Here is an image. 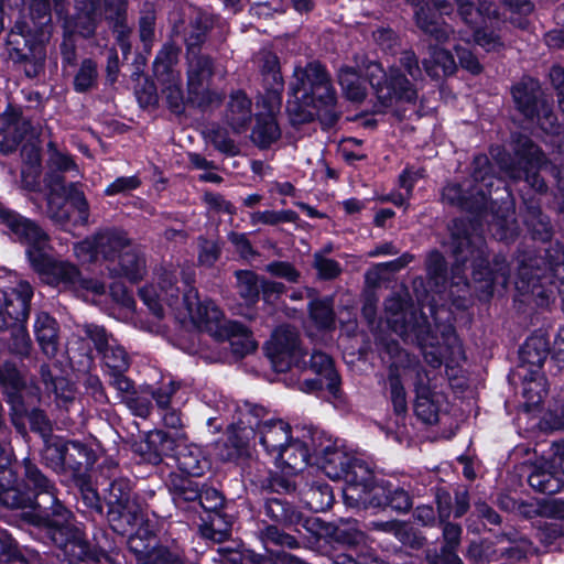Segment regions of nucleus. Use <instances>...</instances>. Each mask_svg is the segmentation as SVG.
Instances as JSON below:
<instances>
[{
    "instance_id": "obj_2",
    "label": "nucleus",
    "mask_w": 564,
    "mask_h": 564,
    "mask_svg": "<svg viewBox=\"0 0 564 564\" xmlns=\"http://www.w3.org/2000/svg\"><path fill=\"white\" fill-rule=\"evenodd\" d=\"M452 252L455 258L453 264L454 278L460 276L470 262L471 276L475 290L480 299L492 295L495 286L506 288L509 281L510 269L502 256L494 259V267L488 261V251L484 237L480 234L469 231L464 221L455 220L452 229Z\"/></svg>"
},
{
    "instance_id": "obj_40",
    "label": "nucleus",
    "mask_w": 564,
    "mask_h": 564,
    "mask_svg": "<svg viewBox=\"0 0 564 564\" xmlns=\"http://www.w3.org/2000/svg\"><path fill=\"white\" fill-rule=\"evenodd\" d=\"M310 368L318 377L325 379L326 389L335 394L339 387V376L334 368L333 359L325 352L313 351L310 359L306 360V367Z\"/></svg>"
},
{
    "instance_id": "obj_19",
    "label": "nucleus",
    "mask_w": 564,
    "mask_h": 564,
    "mask_svg": "<svg viewBox=\"0 0 564 564\" xmlns=\"http://www.w3.org/2000/svg\"><path fill=\"white\" fill-rule=\"evenodd\" d=\"M343 479L346 482L343 489L345 503L351 508L366 507L375 487L373 474L368 464L351 457Z\"/></svg>"
},
{
    "instance_id": "obj_4",
    "label": "nucleus",
    "mask_w": 564,
    "mask_h": 564,
    "mask_svg": "<svg viewBox=\"0 0 564 564\" xmlns=\"http://www.w3.org/2000/svg\"><path fill=\"white\" fill-rule=\"evenodd\" d=\"M30 19L17 21L8 34L7 45L11 61L20 65L28 78H36L46 58L43 26L52 20L50 0H31Z\"/></svg>"
},
{
    "instance_id": "obj_36",
    "label": "nucleus",
    "mask_w": 564,
    "mask_h": 564,
    "mask_svg": "<svg viewBox=\"0 0 564 564\" xmlns=\"http://www.w3.org/2000/svg\"><path fill=\"white\" fill-rule=\"evenodd\" d=\"M180 384L175 381L170 380L167 383H162L160 388L147 387L143 392L151 393L159 408L165 410L163 414V422L165 426L171 429H178L182 426V420L175 410L169 408L172 395L178 390Z\"/></svg>"
},
{
    "instance_id": "obj_11",
    "label": "nucleus",
    "mask_w": 564,
    "mask_h": 564,
    "mask_svg": "<svg viewBox=\"0 0 564 564\" xmlns=\"http://www.w3.org/2000/svg\"><path fill=\"white\" fill-rule=\"evenodd\" d=\"M286 111L293 126L307 123L316 118L326 127L334 126L339 118V111L332 77L328 76L313 91L297 95L296 99H289Z\"/></svg>"
},
{
    "instance_id": "obj_24",
    "label": "nucleus",
    "mask_w": 564,
    "mask_h": 564,
    "mask_svg": "<svg viewBox=\"0 0 564 564\" xmlns=\"http://www.w3.org/2000/svg\"><path fill=\"white\" fill-rule=\"evenodd\" d=\"M254 433L264 451L273 458H281L284 445L292 438L290 424L282 420L260 422Z\"/></svg>"
},
{
    "instance_id": "obj_26",
    "label": "nucleus",
    "mask_w": 564,
    "mask_h": 564,
    "mask_svg": "<svg viewBox=\"0 0 564 564\" xmlns=\"http://www.w3.org/2000/svg\"><path fill=\"white\" fill-rule=\"evenodd\" d=\"M33 333L41 350L48 357H54L59 346V324L47 312L36 313Z\"/></svg>"
},
{
    "instance_id": "obj_6",
    "label": "nucleus",
    "mask_w": 564,
    "mask_h": 564,
    "mask_svg": "<svg viewBox=\"0 0 564 564\" xmlns=\"http://www.w3.org/2000/svg\"><path fill=\"white\" fill-rule=\"evenodd\" d=\"M160 289L164 297L147 289L143 290V303L147 305L153 317L161 321L164 317V301L171 308L177 312L180 318H191L199 327L217 325L223 318V312L210 300L200 301L195 289L189 288L178 297V289L174 286V278L165 274L160 282Z\"/></svg>"
},
{
    "instance_id": "obj_15",
    "label": "nucleus",
    "mask_w": 564,
    "mask_h": 564,
    "mask_svg": "<svg viewBox=\"0 0 564 564\" xmlns=\"http://www.w3.org/2000/svg\"><path fill=\"white\" fill-rule=\"evenodd\" d=\"M265 350L276 372H285L292 366L306 367L305 354L300 346V335L293 326L278 327L267 343Z\"/></svg>"
},
{
    "instance_id": "obj_21",
    "label": "nucleus",
    "mask_w": 564,
    "mask_h": 564,
    "mask_svg": "<svg viewBox=\"0 0 564 564\" xmlns=\"http://www.w3.org/2000/svg\"><path fill=\"white\" fill-rule=\"evenodd\" d=\"M0 225L8 229L14 242L25 247L43 240L48 235L36 220L28 218L9 207H4L1 212Z\"/></svg>"
},
{
    "instance_id": "obj_60",
    "label": "nucleus",
    "mask_w": 564,
    "mask_h": 564,
    "mask_svg": "<svg viewBox=\"0 0 564 564\" xmlns=\"http://www.w3.org/2000/svg\"><path fill=\"white\" fill-rule=\"evenodd\" d=\"M297 214L290 209L283 210H263L253 212L250 214V223L252 225H269L275 226L283 223H295Z\"/></svg>"
},
{
    "instance_id": "obj_48",
    "label": "nucleus",
    "mask_w": 564,
    "mask_h": 564,
    "mask_svg": "<svg viewBox=\"0 0 564 564\" xmlns=\"http://www.w3.org/2000/svg\"><path fill=\"white\" fill-rule=\"evenodd\" d=\"M384 351L389 358V375H394L401 379L406 370L417 365L416 357L411 356L404 349H402L397 341H389L384 346Z\"/></svg>"
},
{
    "instance_id": "obj_12",
    "label": "nucleus",
    "mask_w": 564,
    "mask_h": 564,
    "mask_svg": "<svg viewBox=\"0 0 564 564\" xmlns=\"http://www.w3.org/2000/svg\"><path fill=\"white\" fill-rule=\"evenodd\" d=\"M512 149L516 159L506 153L496 156L501 171L512 181L524 180L536 192L545 191L546 185L538 173L544 162L540 149L530 138L522 134L512 135Z\"/></svg>"
},
{
    "instance_id": "obj_17",
    "label": "nucleus",
    "mask_w": 564,
    "mask_h": 564,
    "mask_svg": "<svg viewBox=\"0 0 564 564\" xmlns=\"http://www.w3.org/2000/svg\"><path fill=\"white\" fill-rule=\"evenodd\" d=\"M87 15L91 20L106 19L116 34V41L123 55L130 52L131 29L127 24V0H85Z\"/></svg>"
},
{
    "instance_id": "obj_62",
    "label": "nucleus",
    "mask_w": 564,
    "mask_h": 564,
    "mask_svg": "<svg viewBox=\"0 0 564 564\" xmlns=\"http://www.w3.org/2000/svg\"><path fill=\"white\" fill-rule=\"evenodd\" d=\"M257 61L263 83H271L273 80L284 82L280 72L279 57L274 53L261 51L257 56Z\"/></svg>"
},
{
    "instance_id": "obj_30",
    "label": "nucleus",
    "mask_w": 564,
    "mask_h": 564,
    "mask_svg": "<svg viewBox=\"0 0 564 564\" xmlns=\"http://www.w3.org/2000/svg\"><path fill=\"white\" fill-rule=\"evenodd\" d=\"M317 456V464L323 473L330 479H343L351 457L343 449L326 446L323 448H314Z\"/></svg>"
},
{
    "instance_id": "obj_64",
    "label": "nucleus",
    "mask_w": 564,
    "mask_h": 564,
    "mask_svg": "<svg viewBox=\"0 0 564 564\" xmlns=\"http://www.w3.org/2000/svg\"><path fill=\"white\" fill-rule=\"evenodd\" d=\"M171 491L173 494L174 501L176 503H181L198 500L202 488H199L197 482L191 479L180 478L172 480Z\"/></svg>"
},
{
    "instance_id": "obj_18",
    "label": "nucleus",
    "mask_w": 564,
    "mask_h": 564,
    "mask_svg": "<svg viewBox=\"0 0 564 564\" xmlns=\"http://www.w3.org/2000/svg\"><path fill=\"white\" fill-rule=\"evenodd\" d=\"M214 74L213 59L208 55L187 53V86L192 102L205 107L219 101V96L208 89Z\"/></svg>"
},
{
    "instance_id": "obj_23",
    "label": "nucleus",
    "mask_w": 564,
    "mask_h": 564,
    "mask_svg": "<svg viewBox=\"0 0 564 564\" xmlns=\"http://www.w3.org/2000/svg\"><path fill=\"white\" fill-rule=\"evenodd\" d=\"M442 525V546L426 552V560L430 564H463L457 555L460 545L463 529L459 524L445 520Z\"/></svg>"
},
{
    "instance_id": "obj_52",
    "label": "nucleus",
    "mask_w": 564,
    "mask_h": 564,
    "mask_svg": "<svg viewBox=\"0 0 564 564\" xmlns=\"http://www.w3.org/2000/svg\"><path fill=\"white\" fill-rule=\"evenodd\" d=\"M124 373L126 372L113 373L111 377L112 384L120 393H122V401L131 413L137 417H141V397L135 390L134 381L128 378Z\"/></svg>"
},
{
    "instance_id": "obj_57",
    "label": "nucleus",
    "mask_w": 564,
    "mask_h": 564,
    "mask_svg": "<svg viewBox=\"0 0 564 564\" xmlns=\"http://www.w3.org/2000/svg\"><path fill=\"white\" fill-rule=\"evenodd\" d=\"M264 93L260 97L262 107L267 110L265 115L274 116L280 111L282 106V93L284 82L273 80L263 83Z\"/></svg>"
},
{
    "instance_id": "obj_29",
    "label": "nucleus",
    "mask_w": 564,
    "mask_h": 564,
    "mask_svg": "<svg viewBox=\"0 0 564 564\" xmlns=\"http://www.w3.org/2000/svg\"><path fill=\"white\" fill-rule=\"evenodd\" d=\"M444 404L445 397L441 392L432 391L425 386L416 387L414 411L422 422L426 424L436 423Z\"/></svg>"
},
{
    "instance_id": "obj_8",
    "label": "nucleus",
    "mask_w": 564,
    "mask_h": 564,
    "mask_svg": "<svg viewBox=\"0 0 564 564\" xmlns=\"http://www.w3.org/2000/svg\"><path fill=\"white\" fill-rule=\"evenodd\" d=\"M108 485L102 488V512L106 514L110 529L121 536H127L131 544L134 539H141V505L137 502V495L133 494L135 482L124 476H108Z\"/></svg>"
},
{
    "instance_id": "obj_54",
    "label": "nucleus",
    "mask_w": 564,
    "mask_h": 564,
    "mask_svg": "<svg viewBox=\"0 0 564 564\" xmlns=\"http://www.w3.org/2000/svg\"><path fill=\"white\" fill-rule=\"evenodd\" d=\"M304 501L314 512L325 511L334 502L333 490L327 484L315 482L305 491Z\"/></svg>"
},
{
    "instance_id": "obj_37",
    "label": "nucleus",
    "mask_w": 564,
    "mask_h": 564,
    "mask_svg": "<svg viewBox=\"0 0 564 564\" xmlns=\"http://www.w3.org/2000/svg\"><path fill=\"white\" fill-rule=\"evenodd\" d=\"M141 186V178L139 173L131 176H119L109 183L104 189V195L107 197L119 196L118 203L122 206H141L139 197L132 196V192Z\"/></svg>"
},
{
    "instance_id": "obj_47",
    "label": "nucleus",
    "mask_w": 564,
    "mask_h": 564,
    "mask_svg": "<svg viewBox=\"0 0 564 564\" xmlns=\"http://www.w3.org/2000/svg\"><path fill=\"white\" fill-rule=\"evenodd\" d=\"M273 459L278 465L301 470L310 460V449L302 441L291 438L288 445H284L281 458Z\"/></svg>"
},
{
    "instance_id": "obj_16",
    "label": "nucleus",
    "mask_w": 564,
    "mask_h": 564,
    "mask_svg": "<svg viewBox=\"0 0 564 564\" xmlns=\"http://www.w3.org/2000/svg\"><path fill=\"white\" fill-rule=\"evenodd\" d=\"M33 295L34 289L26 280H20L13 288L0 285V329L26 323Z\"/></svg>"
},
{
    "instance_id": "obj_59",
    "label": "nucleus",
    "mask_w": 564,
    "mask_h": 564,
    "mask_svg": "<svg viewBox=\"0 0 564 564\" xmlns=\"http://www.w3.org/2000/svg\"><path fill=\"white\" fill-rule=\"evenodd\" d=\"M253 432L247 429H232L224 443L225 447H228L227 453L220 452L219 455L223 459L230 460L238 457L241 452L248 446L249 434Z\"/></svg>"
},
{
    "instance_id": "obj_22",
    "label": "nucleus",
    "mask_w": 564,
    "mask_h": 564,
    "mask_svg": "<svg viewBox=\"0 0 564 564\" xmlns=\"http://www.w3.org/2000/svg\"><path fill=\"white\" fill-rule=\"evenodd\" d=\"M368 505L390 508L398 513H408L413 507V497L409 486L387 480L373 487Z\"/></svg>"
},
{
    "instance_id": "obj_13",
    "label": "nucleus",
    "mask_w": 564,
    "mask_h": 564,
    "mask_svg": "<svg viewBox=\"0 0 564 564\" xmlns=\"http://www.w3.org/2000/svg\"><path fill=\"white\" fill-rule=\"evenodd\" d=\"M0 391L13 416L24 417L41 402L39 384L28 379L12 361L0 364Z\"/></svg>"
},
{
    "instance_id": "obj_32",
    "label": "nucleus",
    "mask_w": 564,
    "mask_h": 564,
    "mask_svg": "<svg viewBox=\"0 0 564 564\" xmlns=\"http://www.w3.org/2000/svg\"><path fill=\"white\" fill-rule=\"evenodd\" d=\"M462 21L471 30L479 26L486 19L497 18V7L488 0H455Z\"/></svg>"
},
{
    "instance_id": "obj_28",
    "label": "nucleus",
    "mask_w": 564,
    "mask_h": 564,
    "mask_svg": "<svg viewBox=\"0 0 564 564\" xmlns=\"http://www.w3.org/2000/svg\"><path fill=\"white\" fill-rule=\"evenodd\" d=\"M252 119L251 99L241 90L230 95L225 111V121L236 133L247 130Z\"/></svg>"
},
{
    "instance_id": "obj_5",
    "label": "nucleus",
    "mask_w": 564,
    "mask_h": 564,
    "mask_svg": "<svg viewBox=\"0 0 564 564\" xmlns=\"http://www.w3.org/2000/svg\"><path fill=\"white\" fill-rule=\"evenodd\" d=\"M22 476L13 469L9 456L0 446V506L7 509H25L40 506L41 496L57 498L54 480L48 478L39 464L30 458L21 463Z\"/></svg>"
},
{
    "instance_id": "obj_46",
    "label": "nucleus",
    "mask_w": 564,
    "mask_h": 564,
    "mask_svg": "<svg viewBox=\"0 0 564 564\" xmlns=\"http://www.w3.org/2000/svg\"><path fill=\"white\" fill-rule=\"evenodd\" d=\"M178 52L172 45H165L156 55L153 63V70L156 79L163 85L165 83L178 82L180 75L174 72Z\"/></svg>"
},
{
    "instance_id": "obj_35",
    "label": "nucleus",
    "mask_w": 564,
    "mask_h": 564,
    "mask_svg": "<svg viewBox=\"0 0 564 564\" xmlns=\"http://www.w3.org/2000/svg\"><path fill=\"white\" fill-rule=\"evenodd\" d=\"M326 533L334 542L347 546L349 551H356L366 543V534L352 519H340L336 525L327 528Z\"/></svg>"
},
{
    "instance_id": "obj_53",
    "label": "nucleus",
    "mask_w": 564,
    "mask_h": 564,
    "mask_svg": "<svg viewBox=\"0 0 564 564\" xmlns=\"http://www.w3.org/2000/svg\"><path fill=\"white\" fill-rule=\"evenodd\" d=\"M30 129V121H24L21 126L0 127V153L3 155L14 153Z\"/></svg>"
},
{
    "instance_id": "obj_25",
    "label": "nucleus",
    "mask_w": 564,
    "mask_h": 564,
    "mask_svg": "<svg viewBox=\"0 0 564 564\" xmlns=\"http://www.w3.org/2000/svg\"><path fill=\"white\" fill-rule=\"evenodd\" d=\"M328 76L330 75L326 70L325 66L316 61L306 63L304 66H295L293 77L290 83L289 99H296L297 95L313 91L315 87L322 85V82H324Z\"/></svg>"
},
{
    "instance_id": "obj_51",
    "label": "nucleus",
    "mask_w": 564,
    "mask_h": 564,
    "mask_svg": "<svg viewBox=\"0 0 564 564\" xmlns=\"http://www.w3.org/2000/svg\"><path fill=\"white\" fill-rule=\"evenodd\" d=\"M147 451L143 449V463L158 465L163 455L171 449L172 441L163 431H152L147 434Z\"/></svg>"
},
{
    "instance_id": "obj_56",
    "label": "nucleus",
    "mask_w": 564,
    "mask_h": 564,
    "mask_svg": "<svg viewBox=\"0 0 564 564\" xmlns=\"http://www.w3.org/2000/svg\"><path fill=\"white\" fill-rule=\"evenodd\" d=\"M97 63L90 57L84 58L73 80V89L78 94H85L97 86Z\"/></svg>"
},
{
    "instance_id": "obj_58",
    "label": "nucleus",
    "mask_w": 564,
    "mask_h": 564,
    "mask_svg": "<svg viewBox=\"0 0 564 564\" xmlns=\"http://www.w3.org/2000/svg\"><path fill=\"white\" fill-rule=\"evenodd\" d=\"M237 288L240 296L247 302L254 303L260 294L261 280L252 271H237Z\"/></svg>"
},
{
    "instance_id": "obj_1",
    "label": "nucleus",
    "mask_w": 564,
    "mask_h": 564,
    "mask_svg": "<svg viewBox=\"0 0 564 564\" xmlns=\"http://www.w3.org/2000/svg\"><path fill=\"white\" fill-rule=\"evenodd\" d=\"M32 509L29 523L34 534L44 544L61 550L64 561L99 562L104 550L90 544L74 512L58 498H52L47 507L40 505Z\"/></svg>"
},
{
    "instance_id": "obj_49",
    "label": "nucleus",
    "mask_w": 564,
    "mask_h": 564,
    "mask_svg": "<svg viewBox=\"0 0 564 564\" xmlns=\"http://www.w3.org/2000/svg\"><path fill=\"white\" fill-rule=\"evenodd\" d=\"M226 328L229 335V344L235 355L243 357L256 350L257 343L242 324L228 322Z\"/></svg>"
},
{
    "instance_id": "obj_55",
    "label": "nucleus",
    "mask_w": 564,
    "mask_h": 564,
    "mask_svg": "<svg viewBox=\"0 0 564 564\" xmlns=\"http://www.w3.org/2000/svg\"><path fill=\"white\" fill-rule=\"evenodd\" d=\"M99 356L101 357L104 368L111 377L113 373L126 372L129 369V355L120 345H110Z\"/></svg>"
},
{
    "instance_id": "obj_63",
    "label": "nucleus",
    "mask_w": 564,
    "mask_h": 564,
    "mask_svg": "<svg viewBox=\"0 0 564 564\" xmlns=\"http://www.w3.org/2000/svg\"><path fill=\"white\" fill-rule=\"evenodd\" d=\"M546 357V343L542 338H530L522 347V360L534 367L541 368Z\"/></svg>"
},
{
    "instance_id": "obj_38",
    "label": "nucleus",
    "mask_w": 564,
    "mask_h": 564,
    "mask_svg": "<svg viewBox=\"0 0 564 564\" xmlns=\"http://www.w3.org/2000/svg\"><path fill=\"white\" fill-rule=\"evenodd\" d=\"M423 66L432 78L452 75L456 69L453 55L436 45L429 46V57L423 59Z\"/></svg>"
},
{
    "instance_id": "obj_41",
    "label": "nucleus",
    "mask_w": 564,
    "mask_h": 564,
    "mask_svg": "<svg viewBox=\"0 0 564 564\" xmlns=\"http://www.w3.org/2000/svg\"><path fill=\"white\" fill-rule=\"evenodd\" d=\"M337 80L344 96L352 102H361L367 97V85L354 67L343 66L338 69Z\"/></svg>"
},
{
    "instance_id": "obj_9",
    "label": "nucleus",
    "mask_w": 564,
    "mask_h": 564,
    "mask_svg": "<svg viewBox=\"0 0 564 564\" xmlns=\"http://www.w3.org/2000/svg\"><path fill=\"white\" fill-rule=\"evenodd\" d=\"M100 260L113 279L124 278L131 284L141 281L140 254L131 247L127 232L120 228H106L97 232Z\"/></svg>"
},
{
    "instance_id": "obj_7",
    "label": "nucleus",
    "mask_w": 564,
    "mask_h": 564,
    "mask_svg": "<svg viewBox=\"0 0 564 564\" xmlns=\"http://www.w3.org/2000/svg\"><path fill=\"white\" fill-rule=\"evenodd\" d=\"M386 311L388 323L397 335L405 343L417 345L433 367L442 364L441 339L423 312L394 295L386 301Z\"/></svg>"
},
{
    "instance_id": "obj_42",
    "label": "nucleus",
    "mask_w": 564,
    "mask_h": 564,
    "mask_svg": "<svg viewBox=\"0 0 564 564\" xmlns=\"http://www.w3.org/2000/svg\"><path fill=\"white\" fill-rule=\"evenodd\" d=\"M82 271L79 268L68 261L55 260L52 267L43 275L52 285L68 290H77Z\"/></svg>"
},
{
    "instance_id": "obj_39",
    "label": "nucleus",
    "mask_w": 564,
    "mask_h": 564,
    "mask_svg": "<svg viewBox=\"0 0 564 564\" xmlns=\"http://www.w3.org/2000/svg\"><path fill=\"white\" fill-rule=\"evenodd\" d=\"M306 296L312 299L308 305L310 316L318 328L330 329L335 326L333 297H316L313 289L306 288Z\"/></svg>"
},
{
    "instance_id": "obj_44",
    "label": "nucleus",
    "mask_w": 564,
    "mask_h": 564,
    "mask_svg": "<svg viewBox=\"0 0 564 564\" xmlns=\"http://www.w3.org/2000/svg\"><path fill=\"white\" fill-rule=\"evenodd\" d=\"M264 512L272 521L284 525H297L303 521L302 513L281 498H268Z\"/></svg>"
},
{
    "instance_id": "obj_20",
    "label": "nucleus",
    "mask_w": 564,
    "mask_h": 564,
    "mask_svg": "<svg viewBox=\"0 0 564 564\" xmlns=\"http://www.w3.org/2000/svg\"><path fill=\"white\" fill-rule=\"evenodd\" d=\"M198 502L208 513L209 521V524L202 529L203 536L216 542L226 540L230 525L221 513L225 500L220 491L210 487L202 488Z\"/></svg>"
},
{
    "instance_id": "obj_34",
    "label": "nucleus",
    "mask_w": 564,
    "mask_h": 564,
    "mask_svg": "<svg viewBox=\"0 0 564 564\" xmlns=\"http://www.w3.org/2000/svg\"><path fill=\"white\" fill-rule=\"evenodd\" d=\"M173 458L178 469L188 476L199 477L208 468V460L196 445H177Z\"/></svg>"
},
{
    "instance_id": "obj_33",
    "label": "nucleus",
    "mask_w": 564,
    "mask_h": 564,
    "mask_svg": "<svg viewBox=\"0 0 564 564\" xmlns=\"http://www.w3.org/2000/svg\"><path fill=\"white\" fill-rule=\"evenodd\" d=\"M208 29V19L200 13H195L189 18L186 25L175 24L173 30L175 34H182L187 53H197L200 52V46L206 40Z\"/></svg>"
},
{
    "instance_id": "obj_43",
    "label": "nucleus",
    "mask_w": 564,
    "mask_h": 564,
    "mask_svg": "<svg viewBox=\"0 0 564 564\" xmlns=\"http://www.w3.org/2000/svg\"><path fill=\"white\" fill-rule=\"evenodd\" d=\"M281 137V130L274 116L259 113L256 116V124L251 132L252 142L261 148H269Z\"/></svg>"
},
{
    "instance_id": "obj_31",
    "label": "nucleus",
    "mask_w": 564,
    "mask_h": 564,
    "mask_svg": "<svg viewBox=\"0 0 564 564\" xmlns=\"http://www.w3.org/2000/svg\"><path fill=\"white\" fill-rule=\"evenodd\" d=\"M45 181L50 187V196L47 198V208L51 213V218L61 223L66 224L70 220V213L67 207V199L63 195H54V192H65V177L61 172L47 173Z\"/></svg>"
},
{
    "instance_id": "obj_27",
    "label": "nucleus",
    "mask_w": 564,
    "mask_h": 564,
    "mask_svg": "<svg viewBox=\"0 0 564 564\" xmlns=\"http://www.w3.org/2000/svg\"><path fill=\"white\" fill-rule=\"evenodd\" d=\"M512 96L518 110L530 120L545 101L542 99V91L539 82L533 78H525L512 88Z\"/></svg>"
},
{
    "instance_id": "obj_61",
    "label": "nucleus",
    "mask_w": 564,
    "mask_h": 564,
    "mask_svg": "<svg viewBox=\"0 0 564 564\" xmlns=\"http://www.w3.org/2000/svg\"><path fill=\"white\" fill-rule=\"evenodd\" d=\"M525 224L532 231L534 239L547 241L551 238L552 228L550 219L539 208H530L525 217Z\"/></svg>"
},
{
    "instance_id": "obj_45",
    "label": "nucleus",
    "mask_w": 564,
    "mask_h": 564,
    "mask_svg": "<svg viewBox=\"0 0 564 564\" xmlns=\"http://www.w3.org/2000/svg\"><path fill=\"white\" fill-rule=\"evenodd\" d=\"M52 250L50 246V236L43 240L35 241L25 247V256L30 263L31 269L40 275H44L47 270L55 262V258L50 253Z\"/></svg>"
},
{
    "instance_id": "obj_3",
    "label": "nucleus",
    "mask_w": 564,
    "mask_h": 564,
    "mask_svg": "<svg viewBox=\"0 0 564 564\" xmlns=\"http://www.w3.org/2000/svg\"><path fill=\"white\" fill-rule=\"evenodd\" d=\"M41 457L56 474L69 475L79 488L85 506L102 512L100 496L93 487L89 473L97 462V453L88 443L50 433L44 435Z\"/></svg>"
},
{
    "instance_id": "obj_50",
    "label": "nucleus",
    "mask_w": 564,
    "mask_h": 564,
    "mask_svg": "<svg viewBox=\"0 0 564 564\" xmlns=\"http://www.w3.org/2000/svg\"><path fill=\"white\" fill-rule=\"evenodd\" d=\"M528 482L535 491L546 495L556 494L563 487V481L556 473L543 466H535L533 468L529 475Z\"/></svg>"
},
{
    "instance_id": "obj_10",
    "label": "nucleus",
    "mask_w": 564,
    "mask_h": 564,
    "mask_svg": "<svg viewBox=\"0 0 564 564\" xmlns=\"http://www.w3.org/2000/svg\"><path fill=\"white\" fill-rule=\"evenodd\" d=\"M496 178L490 174V164L486 155H477L473 162V181L464 184L449 183L442 192L443 202L473 213L488 208L489 195Z\"/></svg>"
},
{
    "instance_id": "obj_14",
    "label": "nucleus",
    "mask_w": 564,
    "mask_h": 564,
    "mask_svg": "<svg viewBox=\"0 0 564 564\" xmlns=\"http://www.w3.org/2000/svg\"><path fill=\"white\" fill-rule=\"evenodd\" d=\"M367 76L377 98L386 107L399 100L412 102L416 99V90L399 68L391 67L386 72L372 62L367 67Z\"/></svg>"
}]
</instances>
